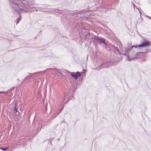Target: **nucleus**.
<instances>
[{"instance_id": "obj_32", "label": "nucleus", "mask_w": 151, "mask_h": 151, "mask_svg": "<svg viewBox=\"0 0 151 151\" xmlns=\"http://www.w3.org/2000/svg\"><path fill=\"white\" fill-rule=\"evenodd\" d=\"M148 18H150V19H151V17H150L149 16H148Z\"/></svg>"}, {"instance_id": "obj_30", "label": "nucleus", "mask_w": 151, "mask_h": 151, "mask_svg": "<svg viewBox=\"0 0 151 151\" xmlns=\"http://www.w3.org/2000/svg\"><path fill=\"white\" fill-rule=\"evenodd\" d=\"M83 72H84V71L86 72V70H85L84 69H83Z\"/></svg>"}, {"instance_id": "obj_21", "label": "nucleus", "mask_w": 151, "mask_h": 151, "mask_svg": "<svg viewBox=\"0 0 151 151\" xmlns=\"http://www.w3.org/2000/svg\"><path fill=\"white\" fill-rule=\"evenodd\" d=\"M17 105H16V104H15L14 105V111L16 110H17Z\"/></svg>"}, {"instance_id": "obj_25", "label": "nucleus", "mask_w": 151, "mask_h": 151, "mask_svg": "<svg viewBox=\"0 0 151 151\" xmlns=\"http://www.w3.org/2000/svg\"><path fill=\"white\" fill-rule=\"evenodd\" d=\"M86 33L87 35L90 33L89 31L88 30H87L86 31Z\"/></svg>"}, {"instance_id": "obj_31", "label": "nucleus", "mask_w": 151, "mask_h": 151, "mask_svg": "<svg viewBox=\"0 0 151 151\" xmlns=\"http://www.w3.org/2000/svg\"><path fill=\"white\" fill-rule=\"evenodd\" d=\"M139 13H140V16H141V14H142V13H141V12L140 11H139Z\"/></svg>"}, {"instance_id": "obj_28", "label": "nucleus", "mask_w": 151, "mask_h": 151, "mask_svg": "<svg viewBox=\"0 0 151 151\" xmlns=\"http://www.w3.org/2000/svg\"><path fill=\"white\" fill-rule=\"evenodd\" d=\"M19 111L17 109V110H16L14 111V113L16 114L17 112Z\"/></svg>"}, {"instance_id": "obj_3", "label": "nucleus", "mask_w": 151, "mask_h": 151, "mask_svg": "<svg viewBox=\"0 0 151 151\" xmlns=\"http://www.w3.org/2000/svg\"><path fill=\"white\" fill-rule=\"evenodd\" d=\"M97 10L101 11L103 13H106L108 10L111 9V6L109 5H105L104 3L102 1L101 4L97 7Z\"/></svg>"}, {"instance_id": "obj_5", "label": "nucleus", "mask_w": 151, "mask_h": 151, "mask_svg": "<svg viewBox=\"0 0 151 151\" xmlns=\"http://www.w3.org/2000/svg\"><path fill=\"white\" fill-rule=\"evenodd\" d=\"M51 11H50L49 9L48 8H43L42 12H58L61 14H68L70 12L66 10H61L57 9H52Z\"/></svg>"}, {"instance_id": "obj_22", "label": "nucleus", "mask_w": 151, "mask_h": 151, "mask_svg": "<svg viewBox=\"0 0 151 151\" xmlns=\"http://www.w3.org/2000/svg\"><path fill=\"white\" fill-rule=\"evenodd\" d=\"M2 93L4 94H6L8 93L7 91H0V93Z\"/></svg>"}, {"instance_id": "obj_1", "label": "nucleus", "mask_w": 151, "mask_h": 151, "mask_svg": "<svg viewBox=\"0 0 151 151\" xmlns=\"http://www.w3.org/2000/svg\"><path fill=\"white\" fill-rule=\"evenodd\" d=\"M8 2L12 9L18 13L29 12L34 7L32 4H28L25 0H8Z\"/></svg>"}, {"instance_id": "obj_6", "label": "nucleus", "mask_w": 151, "mask_h": 151, "mask_svg": "<svg viewBox=\"0 0 151 151\" xmlns=\"http://www.w3.org/2000/svg\"><path fill=\"white\" fill-rule=\"evenodd\" d=\"M27 145V142L25 138H20L16 142V146L17 147H23Z\"/></svg>"}, {"instance_id": "obj_18", "label": "nucleus", "mask_w": 151, "mask_h": 151, "mask_svg": "<svg viewBox=\"0 0 151 151\" xmlns=\"http://www.w3.org/2000/svg\"><path fill=\"white\" fill-rule=\"evenodd\" d=\"M46 71V70H45L43 71H41V72H37V73H33V74L32 73H29L30 74V75H32L34 74H36V73H42V72H45Z\"/></svg>"}, {"instance_id": "obj_26", "label": "nucleus", "mask_w": 151, "mask_h": 151, "mask_svg": "<svg viewBox=\"0 0 151 151\" xmlns=\"http://www.w3.org/2000/svg\"><path fill=\"white\" fill-rule=\"evenodd\" d=\"M133 47H134L135 48H137V45H133L132 46V48H133Z\"/></svg>"}, {"instance_id": "obj_14", "label": "nucleus", "mask_w": 151, "mask_h": 151, "mask_svg": "<svg viewBox=\"0 0 151 151\" xmlns=\"http://www.w3.org/2000/svg\"><path fill=\"white\" fill-rule=\"evenodd\" d=\"M67 11H69L70 12H69L68 14H63V15H64L65 14H72L75 13H76L75 11H74V12H73L72 11H68V10H67Z\"/></svg>"}, {"instance_id": "obj_17", "label": "nucleus", "mask_w": 151, "mask_h": 151, "mask_svg": "<svg viewBox=\"0 0 151 151\" xmlns=\"http://www.w3.org/2000/svg\"><path fill=\"white\" fill-rule=\"evenodd\" d=\"M42 10H43V8L38 7L37 8V9L36 10V11L40 10L41 11H42Z\"/></svg>"}, {"instance_id": "obj_8", "label": "nucleus", "mask_w": 151, "mask_h": 151, "mask_svg": "<svg viewBox=\"0 0 151 151\" xmlns=\"http://www.w3.org/2000/svg\"><path fill=\"white\" fill-rule=\"evenodd\" d=\"M141 42H142L143 47H147L151 45L150 41L145 39H143Z\"/></svg>"}, {"instance_id": "obj_2", "label": "nucleus", "mask_w": 151, "mask_h": 151, "mask_svg": "<svg viewBox=\"0 0 151 151\" xmlns=\"http://www.w3.org/2000/svg\"><path fill=\"white\" fill-rule=\"evenodd\" d=\"M32 125L35 135H37L42 128L43 124L40 121L37 122L33 121L32 123Z\"/></svg>"}, {"instance_id": "obj_34", "label": "nucleus", "mask_w": 151, "mask_h": 151, "mask_svg": "<svg viewBox=\"0 0 151 151\" xmlns=\"http://www.w3.org/2000/svg\"><path fill=\"white\" fill-rule=\"evenodd\" d=\"M42 32L41 31H40V32Z\"/></svg>"}, {"instance_id": "obj_13", "label": "nucleus", "mask_w": 151, "mask_h": 151, "mask_svg": "<svg viewBox=\"0 0 151 151\" xmlns=\"http://www.w3.org/2000/svg\"><path fill=\"white\" fill-rule=\"evenodd\" d=\"M63 107L62 108V109H59V111L58 112V113L56 115V116H54V115H53V118L54 119L57 116H58L60 113V112L62 111V110L63 109Z\"/></svg>"}, {"instance_id": "obj_10", "label": "nucleus", "mask_w": 151, "mask_h": 151, "mask_svg": "<svg viewBox=\"0 0 151 151\" xmlns=\"http://www.w3.org/2000/svg\"><path fill=\"white\" fill-rule=\"evenodd\" d=\"M111 50L113 51L116 53H120V52L118 48L117 47H116V46H114V45H112Z\"/></svg>"}, {"instance_id": "obj_29", "label": "nucleus", "mask_w": 151, "mask_h": 151, "mask_svg": "<svg viewBox=\"0 0 151 151\" xmlns=\"http://www.w3.org/2000/svg\"><path fill=\"white\" fill-rule=\"evenodd\" d=\"M58 112H56L55 113V116H56V115L57 114H58Z\"/></svg>"}, {"instance_id": "obj_19", "label": "nucleus", "mask_w": 151, "mask_h": 151, "mask_svg": "<svg viewBox=\"0 0 151 151\" xmlns=\"http://www.w3.org/2000/svg\"><path fill=\"white\" fill-rule=\"evenodd\" d=\"M137 48H139L140 47H143L142 43L140 45H137Z\"/></svg>"}, {"instance_id": "obj_15", "label": "nucleus", "mask_w": 151, "mask_h": 151, "mask_svg": "<svg viewBox=\"0 0 151 151\" xmlns=\"http://www.w3.org/2000/svg\"><path fill=\"white\" fill-rule=\"evenodd\" d=\"M30 77V76L28 75L26 76V77H25L23 79V81H25V80H27L29 79Z\"/></svg>"}, {"instance_id": "obj_20", "label": "nucleus", "mask_w": 151, "mask_h": 151, "mask_svg": "<svg viewBox=\"0 0 151 151\" xmlns=\"http://www.w3.org/2000/svg\"><path fill=\"white\" fill-rule=\"evenodd\" d=\"M127 52H122V54L123 55L126 56L127 55Z\"/></svg>"}, {"instance_id": "obj_12", "label": "nucleus", "mask_w": 151, "mask_h": 151, "mask_svg": "<svg viewBox=\"0 0 151 151\" xmlns=\"http://www.w3.org/2000/svg\"><path fill=\"white\" fill-rule=\"evenodd\" d=\"M22 13V12H21V13H18L19 14V17L17 18L16 19L15 21V22H16V25H17L18 23L21 19L22 15L20 14Z\"/></svg>"}, {"instance_id": "obj_23", "label": "nucleus", "mask_w": 151, "mask_h": 151, "mask_svg": "<svg viewBox=\"0 0 151 151\" xmlns=\"http://www.w3.org/2000/svg\"><path fill=\"white\" fill-rule=\"evenodd\" d=\"M54 138H52L51 139H50V144H51V141L52 140V139H54Z\"/></svg>"}, {"instance_id": "obj_33", "label": "nucleus", "mask_w": 151, "mask_h": 151, "mask_svg": "<svg viewBox=\"0 0 151 151\" xmlns=\"http://www.w3.org/2000/svg\"><path fill=\"white\" fill-rule=\"evenodd\" d=\"M133 5L134 7V5H134V4H133Z\"/></svg>"}, {"instance_id": "obj_4", "label": "nucleus", "mask_w": 151, "mask_h": 151, "mask_svg": "<svg viewBox=\"0 0 151 151\" xmlns=\"http://www.w3.org/2000/svg\"><path fill=\"white\" fill-rule=\"evenodd\" d=\"M115 62L113 60H111L109 62H104L102 63L99 67L97 68V69L99 70L100 69L104 68H108L109 67L112 66V65H115Z\"/></svg>"}, {"instance_id": "obj_16", "label": "nucleus", "mask_w": 151, "mask_h": 151, "mask_svg": "<svg viewBox=\"0 0 151 151\" xmlns=\"http://www.w3.org/2000/svg\"><path fill=\"white\" fill-rule=\"evenodd\" d=\"M9 148V147H0V149H1L4 151H5V150H7Z\"/></svg>"}, {"instance_id": "obj_24", "label": "nucleus", "mask_w": 151, "mask_h": 151, "mask_svg": "<svg viewBox=\"0 0 151 151\" xmlns=\"http://www.w3.org/2000/svg\"><path fill=\"white\" fill-rule=\"evenodd\" d=\"M14 88V87H13V88H12V89L8 90V91H7V93L9 92L11 90H12V88Z\"/></svg>"}, {"instance_id": "obj_7", "label": "nucleus", "mask_w": 151, "mask_h": 151, "mask_svg": "<svg viewBox=\"0 0 151 151\" xmlns=\"http://www.w3.org/2000/svg\"><path fill=\"white\" fill-rule=\"evenodd\" d=\"M95 40L98 41L100 44L102 45L103 44L104 45H105L106 42V39L104 38L99 37L95 36L94 38Z\"/></svg>"}, {"instance_id": "obj_27", "label": "nucleus", "mask_w": 151, "mask_h": 151, "mask_svg": "<svg viewBox=\"0 0 151 151\" xmlns=\"http://www.w3.org/2000/svg\"><path fill=\"white\" fill-rule=\"evenodd\" d=\"M20 113L19 111H18L16 114V115L17 116H19Z\"/></svg>"}, {"instance_id": "obj_11", "label": "nucleus", "mask_w": 151, "mask_h": 151, "mask_svg": "<svg viewBox=\"0 0 151 151\" xmlns=\"http://www.w3.org/2000/svg\"><path fill=\"white\" fill-rule=\"evenodd\" d=\"M112 45L111 44L106 45L105 44V48L106 50L108 51L111 50Z\"/></svg>"}, {"instance_id": "obj_9", "label": "nucleus", "mask_w": 151, "mask_h": 151, "mask_svg": "<svg viewBox=\"0 0 151 151\" xmlns=\"http://www.w3.org/2000/svg\"><path fill=\"white\" fill-rule=\"evenodd\" d=\"M70 73L72 76L75 79H77L78 77H80L81 76V74L78 71L76 73L70 72Z\"/></svg>"}]
</instances>
